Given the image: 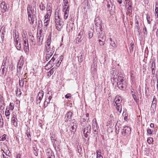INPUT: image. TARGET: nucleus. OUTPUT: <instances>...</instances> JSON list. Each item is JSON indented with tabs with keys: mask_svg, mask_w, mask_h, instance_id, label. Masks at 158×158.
Masks as SVG:
<instances>
[{
	"mask_svg": "<svg viewBox=\"0 0 158 158\" xmlns=\"http://www.w3.org/2000/svg\"><path fill=\"white\" fill-rule=\"evenodd\" d=\"M55 23L56 29L59 31H61L64 24L63 22L60 21V19L59 16L55 17Z\"/></svg>",
	"mask_w": 158,
	"mask_h": 158,
	"instance_id": "nucleus-1",
	"label": "nucleus"
},
{
	"mask_svg": "<svg viewBox=\"0 0 158 158\" xmlns=\"http://www.w3.org/2000/svg\"><path fill=\"white\" fill-rule=\"evenodd\" d=\"M70 127H71L70 130L71 132L74 134L76 131L77 126V121L74 119H71L69 121Z\"/></svg>",
	"mask_w": 158,
	"mask_h": 158,
	"instance_id": "nucleus-2",
	"label": "nucleus"
},
{
	"mask_svg": "<svg viewBox=\"0 0 158 158\" xmlns=\"http://www.w3.org/2000/svg\"><path fill=\"white\" fill-rule=\"evenodd\" d=\"M91 130V126L89 124L87 125L86 127L82 129V131H83L84 135L85 138H87L89 135Z\"/></svg>",
	"mask_w": 158,
	"mask_h": 158,
	"instance_id": "nucleus-3",
	"label": "nucleus"
},
{
	"mask_svg": "<svg viewBox=\"0 0 158 158\" xmlns=\"http://www.w3.org/2000/svg\"><path fill=\"white\" fill-rule=\"evenodd\" d=\"M131 129L130 127L126 126L123 127L122 129L121 134L123 136H128L131 133Z\"/></svg>",
	"mask_w": 158,
	"mask_h": 158,
	"instance_id": "nucleus-4",
	"label": "nucleus"
},
{
	"mask_svg": "<svg viewBox=\"0 0 158 158\" xmlns=\"http://www.w3.org/2000/svg\"><path fill=\"white\" fill-rule=\"evenodd\" d=\"M44 96V92L43 90H40L36 98L37 104H40Z\"/></svg>",
	"mask_w": 158,
	"mask_h": 158,
	"instance_id": "nucleus-5",
	"label": "nucleus"
},
{
	"mask_svg": "<svg viewBox=\"0 0 158 158\" xmlns=\"http://www.w3.org/2000/svg\"><path fill=\"white\" fill-rule=\"evenodd\" d=\"M57 56V55H56V54L54 55L51 58V59L46 64L45 67H46L47 66H48V65H50L49 66L51 68V67H52L53 66L54 64H55L54 62L55 59L56 58V57Z\"/></svg>",
	"mask_w": 158,
	"mask_h": 158,
	"instance_id": "nucleus-6",
	"label": "nucleus"
},
{
	"mask_svg": "<svg viewBox=\"0 0 158 158\" xmlns=\"http://www.w3.org/2000/svg\"><path fill=\"white\" fill-rule=\"evenodd\" d=\"M117 86L118 88L122 90H125L126 87V85L125 81L117 82Z\"/></svg>",
	"mask_w": 158,
	"mask_h": 158,
	"instance_id": "nucleus-7",
	"label": "nucleus"
},
{
	"mask_svg": "<svg viewBox=\"0 0 158 158\" xmlns=\"http://www.w3.org/2000/svg\"><path fill=\"white\" fill-rule=\"evenodd\" d=\"M46 53L51 54V55H53L55 50V48L53 46L52 47L51 46H46Z\"/></svg>",
	"mask_w": 158,
	"mask_h": 158,
	"instance_id": "nucleus-8",
	"label": "nucleus"
},
{
	"mask_svg": "<svg viewBox=\"0 0 158 158\" xmlns=\"http://www.w3.org/2000/svg\"><path fill=\"white\" fill-rule=\"evenodd\" d=\"M123 78V74L121 73H118L116 77H113V79L115 81L116 80L117 81V82H123L124 81Z\"/></svg>",
	"mask_w": 158,
	"mask_h": 158,
	"instance_id": "nucleus-9",
	"label": "nucleus"
},
{
	"mask_svg": "<svg viewBox=\"0 0 158 158\" xmlns=\"http://www.w3.org/2000/svg\"><path fill=\"white\" fill-rule=\"evenodd\" d=\"M24 61L22 60H19L18 62V66H17V73H20L22 68V66L23 64Z\"/></svg>",
	"mask_w": 158,
	"mask_h": 158,
	"instance_id": "nucleus-10",
	"label": "nucleus"
},
{
	"mask_svg": "<svg viewBox=\"0 0 158 158\" xmlns=\"http://www.w3.org/2000/svg\"><path fill=\"white\" fill-rule=\"evenodd\" d=\"M44 39V37L42 36L41 34L40 33L39 34H37V44L40 46L42 44Z\"/></svg>",
	"mask_w": 158,
	"mask_h": 158,
	"instance_id": "nucleus-11",
	"label": "nucleus"
},
{
	"mask_svg": "<svg viewBox=\"0 0 158 158\" xmlns=\"http://www.w3.org/2000/svg\"><path fill=\"white\" fill-rule=\"evenodd\" d=\"M28 19L31 24H33L34 22L36 23L37 18L35 15H32V16L28 17Z\"/></svg>",
	"mask_w": 158,
	"mask_h": 158,
	"instance_id": "nucleus-12",
	"label": "nucleus"
},
{
	"mask_svg": "<svg viewBox=\"0 0 158 158\" xmlns=\"http://www.w3.org/2000/svg\"><path fill=\"white\" fill-rule=\"evenodd\" d=\"M0 6L1 8V11L4 13L8 11V9L6 5V3L5 2H3L1 3Z\"/></svg>",
	"mask_w": 158,
	"mask_h": 158,
	"instance_id": "nucleus-13",
	"label": "nucleus"
},
{
	"mask_svg": "<svg viewBox=\"0 0 158 158\" xmlns=\"http://www.w3.org/2000/svg\"><path fill=\"white\" fill-rule=\"evenodd\" d=\"M62 6H63V10H64L66 9H69L70 6L68 0H63Z\"/></svg>",
	"mask_w": 158,
	"mask_h": 158,
	"instance_id": "nucleus-14",
	"label": "nucleus"
},
{
	"mask_svg": "<svg viewBox=\"0 0 158 158\" xmlns=\"http://www.w3.org/2000/svg\"><path fill=\"white\" fill-rule=\"evenodd\" d=\"M13 37L14 39V42L15 44H18V41L19 40V36L17 35L16 34V30H13Z\"/></svg>",
	"mask_w": 158,
	"mask_h": 158,
	"instance_id": "nucleus-15",
	"label": "nucleus"
},
{
	"mask_svg": "<svg viewBox=\"0 0 158 158\" xmlns=\"http://www.w3.org/2000/svg\"><path fill=\"white\" fill-rule=\"evenodd\" d=\"M31 8L32 7L31 5H28L27 6V11L28 17L32 16V15H35L34 14V10H32Z\"/></svg>",
	"mask_w": 158,
	"mask_h": 158,
	"instance_id": "nucleus-16",
	"label": "nucleus"
},
{
	"mask_svg": "<svg viewBox=\"0 0 158 158\" xmlns=\"http://www.w3.org/2000/svg\"><path fill=\"white\" fill-rule=\"evenodd\" d=\"M9 63V61L8 57L7 56H6L3 60L1 68H2L3 67H7V68H8Z\"/></svg>",
	"mask_w": 158,
	"mask_h": 158,
	"instance_id": "nucleus-17",
	"label": "nucleus"
},
{
	"mask_svg": "<svg viewBox=\"0 0 158 158\" xmlns=\"http://www.w3.org/2000/svg\"><path fill=\"white\" fill-rule=\"evenodd\" d=\"M73 113L71 111H69L67 112L66 114H65L64 117V119H65V122H67L68 121V120L69 119L71 118L72 116Z\"/></svg>",
	"mask_w": 158,
	"mask_h": 158,
	"instance_id": "nucleus-18",
	"label": "nucleus"
},
{
	"mask_svg": "<svg viewBox=\"0 0 158 158\" xmlns=\"http://www.w3.org/2000/svg\"><path fill=\"white\" fill-rule=\"evenodd\" d=\"M11 122L13 125L15 127L17 126V119L15 115H13V116L12 117Z\"/></svg>",
	"mask_w": 158,
	"mask_h": 158,
	"instance_id": "nucleus-19",
	"label": "nucleus"
},
{
	"mask_svg": "<svg viewBox=\"0 0 158 158\" xmlns=\"http://www.w3.org/2000/svg\"><path fill=\"white\" fill-rule=\"evenodd\" d=\"M51 33H50L48 36L47 39L46 41V46H51Z\"/></svg>",
	"mask_w": 158,
	"mask_h": 158,
	"instance_id": "nucleus-20",
	"label": "nucleus"
},
{
	"mask_svg": "<svg viewBox=\"0 0 158 158\" xmlns=\"http://www.w3.org/2000/svg\"><path fill=\"white\" fill-rule=\"evenodd\" d=\"M135 27L137 28V31L138 32L140 31V28L139 27V20L136 18V16H135Z\"/></svg>",
	"mask_w": 158,
	"mask_h": 158,
	"instance_id": "nucleus-21",
	"label": "nucleus"
},
{
	"mask_svg": "<svg viewBox=\"0 0 158 158\" xmlns=\"http://www.w3.org/2000/svg\"><path fill=\"white\" fill-rule=\"evenodd\" d=\"M94 32V30L91 28L89 30L88 33V36L89 39H90L93 36Z\"/></svg>",
	"mask_w": 158,
	"mask_h": 158,
	"instance_id": "nucleus-22",
	"label": "nucleus"
},
{
	"mask_svg": "<svg viewBox=\"0 0 158 158\" xmlns=\"http://www.w3.org/2000/svg\"><path fill=\"white\" fill-rule=\"evenodd\" d=\"M108 10L110 11V14H113L115 10L114 5H112L110 6H107Z\"/></svg>",
	"mask_w": 158,
	"mask_h": 158,
	"instance_id": "nucleus-23",
	"label": "nucleus"
},
{
	"mask_svg": "<svg viewBox=\"0 0 158 158\" xmlns=\"http://www.w3.org/2000/svg\"><path fill=\"white\" fill-rule=\"evenodd\" d=\"M46 155L48 156V158H55L54 153L51 151L47 152Z\"/></svg>",
	"mask_w": 158,
	"mask_h": 158,
	"instance_id": "nucleus-24",
	"label": "nucleus"
},
{
	"mask_svg": "<svg viewBox=\"0 0 158 158\" xmlns=\"http://www.w3.org/2000/svg\"><path fill=\"white\" fill-rule=\"evenodd\" d=\"M94 23H95V26L101 25V21L98 17L95 18L94 20Z\"/></svg>",
	"mask_w": 158,
	"mask_h": 158,
	"instance_id": "nucleus-25",
	"label": "nucleus"
},
{
	"mask_svg": "<svg viewBox=\"0 0 158 158\" xmlns=\"http://www.w3.org/2000/svg\"><path fill=\"white\" fill-rule=\"evenodd\" d=\"M89 119L88 118L87 121H86V119L83 118L81 120V126L84 127L87 124Z\"/></svg>",
	"mask_w": 158,
	"mask_h": 158,
	"instance_id": "nucleus-26",
	"label": "nucleus"
},
{
	"mask_svg": "<svg viewBox=\"0 0 158 158\" xmlns=\"http://www.w3.org/2000/svg\"><path fill=\"white\" fill-rule=\"evenodd\" d=\"M30 36L31 37L30 39V44L35 45V42L34 36L33 35L31 36V35Z\"/></svg>",
	"mask_w": 158,
	"mask_h": 158,
	"instance_id": "nucleus-27",
	"label": "nucleus"
},
{
	"mask_svg": "<svg viewBox=\"0 0 158 158\" xmlns=\"http://www.w3.org/2000/svg\"><path fill=\"white\" fill-rule=\"evenodd\" d=\"M49 23V20L48 19H45L44 20V29H45L46 30L47 29V27L48 25V24Z\"/></svg>",
	"mask_w": 158,
	"mask_h": 158,
	"instance_id": "nucleus-28",
	"label": "nucleus"
},
{
	"mask_svg": "<svg viewBox=\"0 0 158 158\" xmlns=\"http://www.w3.org/2000/svg\"><path fill=\"white\" fill-rule=\"evenodd\" d=\"M114 106H116V108L117 110L119 113H121L122 111V106L121 104H114Z\"/></svg>",
	"mask_w": 158,
	"mask_h": 158,
	"instance_id": "nucleus-29",
	"label": "nucleus"
},
{
	"mask_svg": "<svg viewBox=\"0 0 158 158\" xmlns=\"http://www.w3.org/2000/svg\"><path fill=\"white\" fill-rule=\"evenodd\" d=\"M121 97H119V98H116L115 99V102H114V104H121V103L122 102V100H121Z\"/></svg>",
	"mask_w": 158,
	"mask_h": 158,
	"instance_id": "nucleus-30",
	"label": "nucleus"
},
{
	"mask_svg": "<svg viewBox=\"0 0 158 158\" xmlns=\"http://www.w3.org/2000/svg\"><path fill=\"white\" fill-rule=\"evenodd\" d=\"M27 45H26V46H24V50L27 55L28 54L29 52L28 43H27Z\"/></svg>",
	"mask_w": 158,
	"mask_h": 158,
	"instance_id": "nucleus-31",
	"label": "nucleus"
},
{
	"mask_svg": "<svg viewBox=\"0 0 158 158\" xmlns=\"http://www.w3.org/2000/svg\"><path fill=\"white\" fill-rule=\"evenodd\" d=\"M156 98H155V96H154L153 98V99L152 102V105H151V107H154V108L156 107Z\"/></svg>",
	"mask_w": 158,
	"mask_h": 158,
	"instance_id": "nucleus-32",
	"label": "nucleus"
},
{
	"mask_svg": "<svg viewBox=\"0 0 158 158\" xmlns=\"http://www.w3.org/2000/svg\"><path fill=\"white\" fill-rule=\"evenodd\" d=\"M157 6H158V3L157 2H156V8L155 9V17L156 18H157L158 17V7H157Z\"/></svg>",
	"mask_w": 158,
	"mask_h": 158,
	"instance_id": "nucleus-33",
	"label": "nucleus"
},
{
	"mask_svg": "<svg viewBox=\"0 0 158 158\" xmlns=\"http://www.w3.org/2000/svg\"><path fill=\"white\" fill-rule=\"evenodd\" d=\"M82 40V37L81 35V33L80 32L77 36V37L76 38V42L77 41L78 42H80Z\"/></svg>",
	"mask_w": 158,
	"mask_h": 158,
	"instance_id": "nucleus-34",
	"label": "nucleus"
},
{
	"mask_svg": "<svg viewBox=\"0 0 158 158\" xmlns=\"http://www.w3.org/2000/svg\"><path fill=\"white\" fill-rule=\"evenodd\" d=\"M98 126V124L97 123V121L96 119H95V120L94 122H93L92 124V127L93 130L94 129H97V126Z\"/></svg>",
	"mask_w": 158,
	"mask_h": 158,
	"instance_id": "nucleus-35",
	"label": "nucleus"
},
{
	"mask_svg": "<svg viewBox=\"0 0 158 158\" xmlns=\"http://www.w3.org/2000/svg\"><path fill=\"white\" fill-rule=\"evenodd\" d=\"M2 68V75H4L5 74V75H6L7 71V67H3Z\"/></svg>",
	"mask_w": 158,
	"mask_h": 158,
	"instance_id": "nucleus-36",
	"label": "nucleus"
},
{
	"mask_svg": "<svg viewBox=\"0 0 158 158\" xmlns=\"http://www.w3.org/2000/svg\"><path fill=\"white\" fill-rule=\"evenodd\" d=\"M110 45L114 48L117 47V45L114 41L111 38H110Z\"/></svg>",
	"mask_w": 158,
	"mask_h": 158,
	"instance_id": "nucleus-37",
	"label": "nucleus"
},
{
	"mask_svg": "<svg viewBox=\"0 0 158 158\" xmlns=\"http://www.w3.org/2000/svg\"><path fill=\"white\" fill-rule=\"evenodd\" d=\"M52 55H51V54L46 53L45 56L46 61H48L49 60L52 58Z\"/></svg>",
	"mask_w": 158,
	"mask_h": 158,
	"instance_id": "nucleus-38",
	"label": "nucleus"
},
{
	"mask_svg": "<svg viewBox=\"0 0 158 158\" xmlns=\"http://www.w3.org/2000/svg\"><path fill=\"white\" fill-rule=\"evenodd\" d=\"M22 37L23 40H26L28 39L27 34L26 31H23L22 32Z\"/></svg>",
	"mask_w": 158,
	"mask_h": 158,
	"instance_id": "nucleus-39",
	"label": "nucleus"
},
{
	"mask_svg": "<svg viewBox=\"0 0 158 158\" xmlns=\"http://www.w3.org/2000/svg\"><path fill=\"white\" fill-rule=\"evenodd\" d=\"M107 2V6H110L112 5H114V4L113 0H106Z\"/></svg>",
	"mask_w": 158,
	"mask_h": 158,
	"instance_id": "nucleus-40",
	"label": "nucleus"
},
{
	"mask_svg": "<svg viewBox=\"0 0 158 158\" xmlns=\"http://www.w3.org/2000/svg\"><path fill=\"white\" fill-rule=\"evenodd\" d=\"M99 40H106V36L103 34H101L98 36Z\"/></svg>",
	"mask_w": 158,
	"mask_h": 158,
	"instance_id": "nucleus-41",
	"label": "nucleus"
},
{
	"mask_svg": "<svg viewBox=\"0 0 158 158\" xmlns=\"http://www.w3.org/2000/svg\"><path fill=\"white\" fill-rule=\"evenodd\" d=\"M16 94L17 96L19 97L21 94V92L20 89L17 88L16 90Z\"/></svg>",
	"mask_w": 158,
	"mask_h": 158,
	"instance_id": "nucleus-42",
	"label": "nucleus"
},
{
	"mask_svg": "<svg viewBox=\"0 0 158 158\" xmlns=\"http://www.w3.org/2000/svg\"><path fill=\"white\" fill-rule=\"evenodd\" d=\"M96 31L97 32H99V33L100 34V32H101L102 30V26L101 25L99 26H96Z\"/></svg>",
	"mask_w": 158,
	"mask_h": 158,
	"instance_id": "nucleus-43",
	"label": "nucleus"
},
{
	"mask_svg": "<svg viewBox=\"0 0 158 158\" xmlns=\"http://www.w3.org/2000/svg\"><path fill=\"white\" fill-rule=\"evenodd\" d=\"M130 75L131 77V79L132 81H133L135 78V76L134 75V72L131 71L130 72Z\"/></svg>",
	"mask_w": 158,
	"mask_h": 158,
	"instance_id": "nucleus-44",
	"label": "nucleus"
},
{
	"mask_svg": "<svg viewBox=\"0 0 158 158\" xmlns=\"http://www.w3.org/2000/svg\"><path fill=\"white\" fill-rule=\"evenodd\" d=\"M53 145L54 148H55V149L56 150V148H57V149H59L60 146L59 144L57 145V142H55L54 141H53Z\"/></svg>",
	"mask_w": 158,
	"mask_h": 158,
	"instance_id": "nucleus-45",
	"label": "nucleus"
},
{
	"mask_svg": "<svg viewBox=\"0 0 158 158\" xmlns=\"http://www.w3.org/2000/svg\"><path fill=\"white\" fill-rule=\"evenodd\" d=\"M152 69V73L153 75H155V63H154V66L151 67Z\"/></svg>",
	"mask_w": 158,
	"mask_h": 158,
	"instance_id": "nucleus-46",
	"label": "nucleus"
},
{
	"mask_svg": "<svg viewBox=\"0 0 158 158\" xmlns=\"http://www.w3.org/2000/svg\"><path fill=\"white\" fill-rule=\"evenodd\" d=\"M127 11L129 14H131L132 13V8L131 6H128L127 8Z\"/></svg>",
	"mask_w": 158,
	"mask_h": 158,
	"instance_id": "nucleus-47",
	"label": "nucleus"
},
{
	"mask_svg": "<svg viewBox=\"0 0 158 158\" xmlns=\"http://www.w3.org/2000/svg\"><path fill=\"white\" fill-rule=\"evenodd\" d=\"M147 141L149 144H151L153 141V139L152 137H149L148 138Z\"/></svg>",
	"mask_w": 158,
	"mask_h": 158,
	"instance_id": "nucleus-48",
	"label": "nucleus"
},
{
	"mask_svg": "<svg viewBox=\"0 0 158 158\" xmlns=\"http://www.w3.org/2000/svg\"><path fill=\"white\" fill-rule=\"evenodd\" d=\"M47 12L49 13L50 15H51V7L50 6H49V5L48 6V5H47Z\"/></svg>",
	"mask_w": 158,
	"mask_h": 158,
	"instance_id": "nucleus-49",
	"label": "nucleus"
},
{
	"mask_svg": "<svg viewBox=\"0 0 158 158\" xmlns=\"http://www.w3.org/2000/svg\"><path fill=\"white\" fill-rule=\"evenodd\" d=\"M0 103L2 105L4 104V98L1 95H0Z\"/></svg>",
	"mask_w": 158,
	"mask_h": 158,
	"instance_id": "nucleus-50",
	"label": "nucleus"
},
{
	"mask_svg": "<svg viewBox=\"0 0 158 158\" xmlns=\"http://www.w3.org/2000/svg\"><path fill=\"white\" fill-rule=\"evenodd\" d=\"M39 7L40 8V9L41 10H44L45 8V6H44V5L42 3H41V4L40 5Z\"/></svg>",
	"mask_w": 158,
	"mask_h": 158,
	"instance_id": "nucleus-51",
	"label": "nucleus"
},
{
	"mask_svg": "<svg viewBox=\"0 0 158 158\" xmlns=\"http://www.w3.org/2000/svg\"><path fill=\"white\" fill-rule=\"evenodd\" d=\"M78 58L79 62L80 63H81L83 61V57L82 55H81L79 56H78Z\"/></svg>",
	"mask_w": 158,
	"mask_h": 158,
	"instance_id": "nucleus-52",
	"label": "nucleus"
},
{
	"mask_svg": "<svg viewBox=\"0 0 158 158\" xmlns=\"http://www.w3.org/2000/svg\"><path fill=\"white\" fill-rule=\"evenodd\" d=\"M15 44V46L18 50H20L21 49V47L20 43H19H19H18V44Z\"/></svg>",
	"mask_w": 158,
	"mask_h": 158,
	"instance_id": "nucleus-53",
	"label": "nucleus"
},
{
	"mask_svg": "<svg viewBox=\"0 0 158 158\" xmlns=\"http://www.w3.org/2000/svg\"><path fill=\"white\" fill-rule=\"evenodd\" d=\"M143 32L144 35H147L148 34L147 29L145 26H144L143 28Z\"/></svg>",
	"mask_w": 158,
	"mask_h": 158,
	"instance_id": "nucleus-54",
	"label": "nucleus"
},
{
	"mask_svg": "<svg viewBox=\"0 0 158 158\" xmlns=\"http://www.w3.org/2000/svg\"><path fill=\"white\" fill-rule=\"evenodd\" d=\"M105 40H99L98 42L99 44L101 46H103L105 44Z\"/></svg>",
	"mask_w": 158,
	"mask_h": 158,
	"instance_id": "nucleus-55",
	"label": "nucleus"
},
{
	"mask_svg": "<svg viewBox=\"0 0 158 158\" xmlns=\"http://www.w3.org/2000/svg\"><path fill=\"white\" fill-rule=\"evenodd\" d=\"M132 97L134 99V100L135 101L136 103L137 104L138 103V99L137 98L136 96V95L135 94H134L132 95Z\"/></svg>",
	"mask_w": 158,
	"mask_h": 158,
	"instance_id": "nucleus-56",
	"label": "nucleus"
},
{
	"mask_svg": "<svg viewBox=\"0 0 158 158\" xmlns=\"http://www.w3.org/2000/svg\"><path fill=\"white\" fill-rule=\"evenodd\" d=\"M47 100L48 99L46 98H45V100L44 102V105L45 107H47L48 106V103H49L50 102H48Z\"/></svg>",
	"mask_w": 158,
	"mask_h": 158,
	"instance_id": "nucleus-57",
	"label": "nucleus"
},
{
	"mask_svg": "<svg viewBox=\"0 0 158 158\" xmlns=\"http://www.w3.org/2000/svg\"><path fill=\"white\" fill-rule=\"evenodd\" d=\"M153 131V130H151L150 129H148L147 130L148 133L150 135H151L152 134Z\"/></svg>",
	"mask_w": 158,
	"mask_h": 158,
	"instance_id": "nucleus-58",
	"label": "nucleus"
},
{
	"mask_svg": "<svg viewBox=\"0 0 158 158\" xmlns=\"http://www.w3.org/2000/svg\"><path fill=\"white\" fill-rule=\"evenodd\" d=\"M69 9H66L65 10H63V11L64 12V14L69 15Z\"/></svg>",
	"mask_w": 158,
	"mask_h": 158,
	"instance_id": "nucleus-59",
	"label": "nucleus"
},
{
	"mask_svg": "<svg viewBox=\"0 0 158 158\" xmlns=\"http://www.w3.org/2000/svg\"><path fill=\"white\" fill-rule=\"evenodd\" d=\"M6 135L4 134L2 136V137H0V141H4L6 139Z\"/></svg>",
	"mask_w": 158,
	"mask_h": 158,
	"instance_id": "nucleus-60",
	"label": "nucleus"
},
{
	"mask_svg": "<svg viewBox=\"0 0 158 158\" xmlns=\"http://www.w3.org/2000/svg\"><path fill=\"white\" fill-rule=\"evenodd\" d=\"M5 115L6 117L10 115V112L9 111V109L7 110V108L6 109V111H5Z\"/></svg>",
	"mask_w": 158,
	"mask_h": 158,
	"instance_id": "nucleus-61",
	"label": "nucleus"
},
{
	"mask_svg": "<svg viewBox=\"0 0 158 158\" xmlns=\"http://www.w3.org/2000/svg\"><path fill=\"white\" fill-rule=\"evenodd\" d=\"M14 108V105L13 104V103H10V108L9 109L10 110H10H13Z\"/></svg>",
	"mask_w": 158,
	"mask_h": 158,
	"instance_id": "nucleus-62",
	"label": "nucleus"
},
{
	"mask_svg": "<svg viewBox=\"0 0 158 158\" xmlns=\"http://www.w3.org/2000/svg\"><path fill=\"white\" fill-rule=\"evenodd\" d=\"M4 125L3 119L2 118L0 119V127L2 128L3 127Z\"/></svg>",
	"mask_w": 158,
	"mask_h": 158,
	"instance_id": "nucleus-63",
	"label": "nucleus"
},
{
	"mask_svg": "<svg viewBox=\"0 0 158 158\" xmlns=\"http://www.w3.org/2000/svg\"><path fill=\"white\" fill-rule=\"evenodd\" d=\"M27 135L28 138V140L29 141H31V135L29 133H27Z\"/></svg>",
	"mask_w": 158,
	"mask_h": 158,
	"instance_id": "nucleus-64",
	"label": "nucleus"
}]
</instances>
